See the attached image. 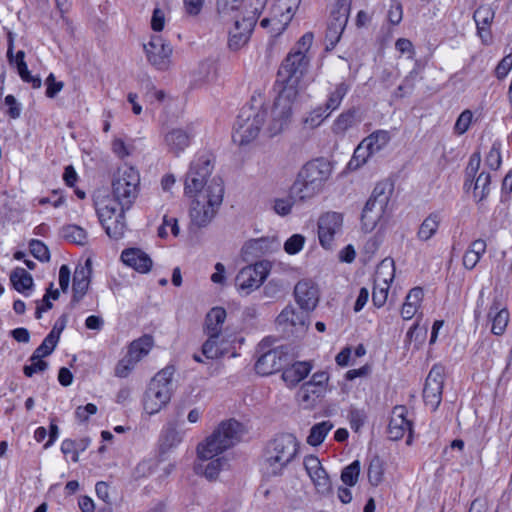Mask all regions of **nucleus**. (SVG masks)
Returning <instances> with one entry per match:
<instances>
[{
  "mask_svg": "<svg viewBox=\"0 0 512 512\" xmlns=\"http://www.w3.org/2000/svg\"><path fill=\"white\" fill-rule=\"evenodd\" d=\"M312 42L313 34L305 33L293 46L278 69L277 82L282 85V89L273 105L272 120L266 127V132L270 137L279 134L292 115V102L298 94L297 87L309 67L310 58L307 56V52Z\"/></svg>",
  "mask_w": 512,
  "mask_h": 512,
  "instance_id": "obj_1",
  "label": "nucleus"
},
{
  "mask_svg": "<svg viewBox=\"0 0 512 512\" xmlns=\"http://www.w3.org/2000/svg\"><path fill=\"white\" fill-rule=\"evenodd\" d=\"M243 434V425L235 419L221 422L213 433L198 445V458L210 461L206 464H197L196 472L203 474L208 480L216 479L227 462L224 457L217 456L240 442Z\"/></svg>",
  "mask_w": 512,
  "mask_h": 512,
  "instance_id": "obj_2",
  "label": "nucleus"
},
{
  "mask_svg": "<svg viewBox=\"0 0 512 512\" xmlns=\"http://www.w3.org/2000/svg\"><path fill=\"white\" fill-rule=\"evenodd\" d=\"M300 442L291 433H281L270 440L263 452L262 470L267 477L281 476L296 458Z\"/></svg>",
  "mask_w": 512,
  "mask_h": 512,
  "instance_id": "obj_3",
  "label": "nucleus"
},
{
  "mask_svg": "<svg viewBox=\"0 0 512 512\" xmlns=\"http://www.w3.org/2000/svg\"><path fill=\"white\" fill-rule=\"evenodd\" d=\"M331 172L330 163L323 158L307 162L299 171L290 188L291 197L299 201L311 199L322 190Z\"/></svg>",
  "mask_w": 512,
  "mask_h": 512,
  "instance_id": "obj_4",
  "label": "nucleus"
},
{
  "mask_svg": "<svg viewBox=\"0 0 512 512\" xmlns=\"http://www.w3.org/2000/svg\"><path fill=\"white\" fill-rule=\"evenodd\" d=\"M223 195L224 185L222 179L220 177L212 178L205 192L195 195L190 209L192 223L198 227L207 226L221 205Z\"/></svg>",
  "mask_w": 512,
  "mask_h": 512,
  "instance_id": "obj_5",
  "label": "nucleus"
},
{
  "mask_svg": "<svg viewBox=\"0 0 512 512\" xmlns=\"http://www.w3.org/2000/svg\"><path fill=\"white\" fill-rule=\"evenodd\" d=\"M174 373V366L168 365L151 379L143 400L144 410L148 414L158 413L169 403L173 391Z\"/></svg>",
  "mask_w": 512,
  "mask_h": 512,
  "instance_id": "obj_6",
  "label": "nucleus"
},
{
  "mask_svg": "<svg viewBox=\"0 0 512 512\" xmlns=\"http://www.w3.org/2000/svg\"><path fill=\"white\" fill-rule=\"evenodd\" d=\"M268 116L264 106L245 105L241 108L234 125V143L246 145L257 138Z\"/></svg>",
  "mask_w": 512,
  "mask_h": 512,
  "instance_id": "obj_7",
  "label": "nucleus"
},
{
  "mask_svg": "<svg viewBox=\"0 0 512 512\" xmlns=\"http://www.w3.org/2000/svg\"><path fill=\"white\" fill-rule=\"evenodd\" d=\"M140 174L131 166H122L117 169L112 179V194L114 200L129 210L139 193Z\"/></svg>",
  "mask_w": 512,
  "mask_h": 512,
  "instance_id": "obj_8",
  "label": "nucleus"
},
{
  "mask_svg": "<svg viewBox=\"0 0 512 512\" xmlns=\"http://www.w3.org/2000/svg\"><path fill=\"white\" fill-rule=\"evenodd\" d=\"M393 192V184L387 181L379 182L374 187L370 198L367 200L361 215L363 229L372 231L379 220L385 214L390 197Z\"/></svg>",
  "mask_w": 512,
  "mask_h": 512,
  "instance_id": "obj_9",
  "label": "nucleus"
},
{
  "mask_svg": "<svg viewBox=\"0 0 512 512\" xmlns=\"http://www.w3.org/2000/svg\"><path fill=\"white\" fill-rule=\"evenodd\" d=\"M258 355L255 363V371L262 376H268L284 369L291 359L284 346L271 348L268 339L262 340L256 350Z\"/></svg>",
  "mask_w": 512,
  "mask_h": 512,
  "instance_id": "obj_10",
  "label": "nucleus"
},
{
  "mask_svg": "<svg viewBox=\"0 0 512 512\" xmlns=\"http://www.w3.org/2000/svg\"><path fill=\"white\" fill-rule=\"evenodd\" d=\"M213 170V165L208 156L202 155L195 159L189 168L185 178V193L187 195L195 196L205 189L210 184L208 180Z\"/></svg>",
  "mask_w": 512,
  "mask_h": 512,
  "instance_id": "obj_11",
  "label": "nucleus"
},
{
  "mask_svg": "<svg viewBox=\"0 0 512 512\" xmlns=\"http://www.w3.org/2000/svg\"><path fill=\"white\" fill-rule=\"evenodd\" d=\"M97 215L100 223L105 228L107 235L113 239H119L125 231V211L118 202L109 201L107 204H99Z\"/></svg>",
  "mask_w": 512,
  "mask_h": 512,
  "instance_id": "obj_12",
  "label": "nucleus"
},
{
  "mask_svg": "<svg viewBox=\"0 0 512 512\" xmlns=\"http://www.w3.org/2000/svg\"><path fill=\"white\" fill-rule=\"evenodd\" d=\"M269 271L270 263L259 261L254 265L242 268L235 278V284L240 292L249 295L263 284Z\"/></svg>",
  "mask_w": 512,
  "mask_h": 512,
  "instance_id": "obj_13",
  "label": "nucleus"
},
{
  "mask_svg": "<svg viewBox=\"0 0 512 512\" xmlns=\"http://www.w3.org/2000/svg\"><path fill=\"white\" fill-rule=\"evenodd\" d=\"M143 48L148 62L157 70L165 71L170 67L173 48L160 35L151 36Z\"/></svg>",
  "mask_w": 512,
  "mask_h": 512,
  "instance_id": "obj_14",
  "label": "nucleus"
},
{
  "mask_svg": "<svg viewBox=\"0 0 512 512\" xmlns=\"http://www.w3.org/2000/svg\"><path fill=\"white\" fill-rule=\"evenodd\" d=\"M443 384L444 367L436 364L431 368L423 389L424 402L432 410H436L441 403Z\"/></svg>",
  "mask_w": 512,
  "mask_h": 512,
  "instance_id": "obj_15",
  "label": "nucleus"
},
{
  "mask_svg": "<svg viewBox=\"0 0 512 512\" xmlns=\"http://www.w3.org/2000/svg\"><path fill=\"white\" fill-rule=\"evenodd\" d=\"M299 3L300 0H280L275 7V16L262 19L260 22L261 27L267 28L271 25L274 35L281 34L291 21Z\"/></svg>",
  "mask_w": 512,
  "mask_h": 512,
  "instance_id": "obj_16",
  "label": "nucleus"
},
{
  "mask_svg": "<svg viewBox=\"0 0 512 512\" xmlns=\"http://www.w3.org/2000/svg\"><path fill=\"white\" fill-rule=\"evenodd\" d=\"M394 277V262L387 263L383 260L376 271L375 284L372 292V302L374 306L380 308L384 306L388 297L389 282Z\"/></svg>",
  "mask_w": 512,
  "mask_h": 512,
  "instance_id": "obj_17",
  "label": "nucleus"
},
{
  "mask_svg": "<svg viewBox=\"0 0 512 512\" xmlns=\"http://www.w3.org/2000/svg\"><path fill=\"white\" fill-rule=\"evenodd\" d=\"M308 312L297 310L292 305L286 306L276 318V323L286 333L304 332L308 327Z\"/></svg>",
  "mask_w": 512,
  "mask_h": 512,
  "instance_id": "obj_18",
  "label": "nucleus"
},
{
  "mask_svg": "<svg viewBox=\"0 0 512 512\" xmlns=\"http://www.w3.org/2000/svg\"><path fill=\"white\" fill-rule=\"evenodd\" d=\"M304 467L315 485L318 493L327 495L331 492V482L317 456L308 455L304 458Z\"/></svg>",
  "mask_w": 512,
  "mask_h": 512,
  "instance_id": "obj_19",
  "label": "nucleus"
},
{
  "mask_svg": "<svg viewBox=\"0 0 512 512\" xmlns=\"http://www.w3.org/2000/svg\"><path fill=\"white\" fill-rule=\"evenodd\" d=\"M342 222V215L337 212H328L319 218L318 237L323 248H331L334 235L338 230H340Z\"/></svg>",
  "mask_w": 512,
  "mask_h": 512,
  "instance_id": "obj_20",
  "label": "nucleus"
},
{
  "mask_svg": "<svg viewBox=\"0 0 512 512\" xmlns=\"http://www.w3.org/2000/svg\"><path fill=\"white\" fill-rule=\"evenodd\" d=\"M407 409L405 406H395L388 425V438L393 441L401 439L408 431L407 444H411L412 423L406 418Z\"/></svg>",
  "mask_w": 512,
  "mask_h": 512,
  "instance_id": "obj_21",
  "label": "nucleus"
},
{
  "mask_svg": "<svg viewBox=\"0 0 512 512\" xmlns=\"http://www.w3.org/2000/svg\"><path fill=\"white\" fill-rule=\"evenodd\" d=\"M294 296L300 309L307 312L314 310L319 301L317 286L308 280H301L295 285Z\"/></svg>",
  "mask_w": 512,
  "mask_h": 512,
  "instance_id": "obj_22",
  "label": "nucleus"
},
{
  "mask_svg": "<svg viewBox=\"0 0 512 512\" xmlns=\"http://www.w3.org/2000/svg\"><path fill=\"white\" fill-rule=\"evenodd\" d=\"M495 16L494 10L489 5L479 6L473 14L477 27V34L483 44H490L492 41L491 24Z\"/></svg>",
  "mask_w": 512,
  "mask_h": 512,
  "instance_id": "obj_23",
  "label": "nucleus"
},
{
  "mask_svg": "<svg viewBox=\"0 0 512 512\" xmlns=\"http://www.w3.org/2000/svg\"><path fill=\"white\" fill-rule=\"evenodd\" d=\"M122 262L139 273H147L151 270L152 259L139 248H127L121 253Z\"/></svg>",
  "mask_w": 512,
  "mask_h": 512,
  "instance_id": "obj_24",
  "label": "nucleus"
},
{
  "mask_svg": "<svg viewBox=\"0 0 512 512\" xmlns=\"http://www.w3.org/2000/svg\"><path fill=\"white\" fill-rule=\"evenodd\" d=\"M191 139L192 134L182 128L171 129L164 135L167 150L175 156H178L190 145Z\"/></svg>",
  "mask_w": 512,
  "mask_h": 512,
  "instance_id": "obj_25",
  "label": "nucleus"
},
{
  "mask_svg": "<svg viewBox=\"0 0 512 512\" xmlns=\"http://www.w3.org/2000/svg\"><path fill=\"white\" fill-rule=\"evenodd\" d=\"M492 320L491 332L495 335H502L509 322V312L503 307L498 298H494L488 313Z\"/></svg>",
  "mask_w": 512,
  "mask_h": 512,
  "instance_id": "obj_26",
  "label": "nucleus"
},
{
  "mask_svg": "<svg viewBox=\"0 0 512 512\" xmlns=\"http://www.w3.org/2000/svg\"><path fill=\"white\" fill-rule=\"evenodd\" d=\"M312 366L309 362H294L283 370L282 379L290 386H295L310 373Z\"/></svg>",
  "mask_w": 512,
  "mask_h": 512,
  "instance_id": "obj_27",
  "label": "nucleus"
},
{
  "mask_svg": "<svg viewBox=\"0 0 512 512\" xmlns=\"http://www.w3.org/2000/svg\"><path fill=\"white\" fill-rule=\"evenodd\" d=\"M226 319V311L221 307L212 308L205 319L206 334L211 337H219L222 325Z\"/></svg>",
  "mask_w": 512,
  "mask_h": 512,
  "instance_id": "obj_28",
  "label": "nucleus"
},
{
  "mask_svg": "<svg viewBox=\"0 0 512 512\" xmlns=\"http://www.w3.org/2000/svg\"><path fill=\"white\" fill-rule=\"evenodd\" d=\"M154 346V338L149 334H144L138 339L133 340L129 346L127 352L137 362L146 357Z\"/></svg>",
  "mask_w": 512,
  "mask_h": 512,
  "instance_id": "obj_29",
  "label": "nucleus"
},
{
  "mask_svg": "<svg viewBox=\"0 0 512 512\" xmlns=\"http://www.w3.org/2000/svg\"><path fill=\"white\" fill-rule=\"evenodd\" d=\"M441 222V215L439 212L430 213L421 223L417 232V237L420 241L430 240L438 231Z\"/></svg>",
  "mask_w": 512,
  "mask_h": 512,
  "instance_id": "obj_30",
  "label": "nucleus"
},
{
  "mask_svg": "<svg viewBox=\"0 0 512 512\" xmlns=\"http://www.w3.org/2000/svg\"><path fill=\"white\" fill-rule=\"evenodd\" d=\"M320 394V389L313 382H306L300 387L297 399L304 409H311L315 406Z\"/></svg>",
  "mask_w": 512,
  "mask_h": 512,
  "instance_id": "obj_31",
  "label": "nucleus"
},
{
  "mask_svg": "<svg viewBox=\"0 0 512 512\" xmlns=\"http://www.w3.org/2000/svg\"><path fill=\"white\" fill-rule=\"evenodd\" d=\"M421 79V68L418 64H416L415 67L403 79L402 84L397 87L394 93L395 97L402 98L411 94L416 86V83Z\"/></svg>",
  "mask_w": 512,
  "mask_h": 512,
  "instance_id": "obj_32",
  "label": "nucleus"
},
{
  "mask_svg": "<svg viewBox=\"0 0 512 512\" xmlns=\"http://www.w3.org/2000/svg\"><path fill=\"white\" fill-rule=\"evenodd\" d=\"M10 281L14 289L20 293L30 290L33 286V278L24 268L17 267L10 274Z\"/></svg>",
  "mask_w": 512,
  "mask_h": 512,
  "instance_id": "obj_33",
  "label": "nucleus"
},
{
  "mask_svg": "<svg viewBox=\"0 0 512 512\" xmlns=\"http://www.w3.org/2000/svg\"><path fill=\"white\" fill-rule=\"evenodd\" d=\"M491 176L488 172L482 171L473 182V196L477 202L487 198L490 193Z\"/></svg>",
  "mask_w": 512,
  "mask_h": 512,
  "instance_id": "obj_34",
  "label": "nucleus"
},
{
  "mask_svg": "<svg viewBox=\"0 0 512 512\" xmlns=\"http://www.w3.org/2000/svg\"><path fill=\"white\" fill-rule=\"evenodd\" d=\"M358 109L350 108L347 111L341 113L333 124V132L341 134L351 128L358 121Z\"/></svg>",
  "mask_w": 512,
  "mask_h": 512,
  "instance_id": "obj_35",
  "label": "nucleus"
},
{
  "mask_svg": "<svg viewBox=\"0 0 512 512\" xmlns=\"http://www.w3.org/2000/svg\"><path fill=\"white\" fill-rule=\"evenodd\" d=\"M332 428L333 424L329 420L313 425L307 437V443L311 446L320 445Z\"/></svg>",
  "mask_w": 512,
  "mask_h": 512,
  "instance_id": "obj_36",
  "label": "nucleus"
},
{
  "mask_svg": "<svg viewBox=\"0 0 512 512\" xmlns=\"http://www.w3.org/2000/svg\"><path fill=\"white\" fill-rule=\"evenodd\" d=\"M345 27L346 25L341 23V21H336L332 18L329 19L325 34L326 48L328 50L333 49L339 42Z\"/></svg>",
  "mask_w": 512,
  "mask_h": 512,
  "instance_id": "obj_37",
  "label": "nucleus"
},
{
  "mask_svg": "<svg viewBox=\"0 0 512 512\" xmlns=\"http://www.w3.org/2000/svg\"><path fill=\"white\" fill-rule=\"evenodd\" d=\"M391 135L387 130H376L369 136L364 138L365 143L368 145L373 153L381 151L390 141Z\"/></svg>",
  "mask_w": 512,
  "mask_h": 512,
  "instance_id": "obj_38",
  "label": "nucleus"
},
{
  "mask_svg": "<svg viewBox=\"0 0 512 512\" xmlns=\"http://www.w3.org/2000/svg\"><path fill=\"white\" fill-rule=\"evenodd\" d=\"M373 154V151L370 150L363 139L354 150L353 156L348 163L349 169L355 170L360 168Z\"/></svg>",
  "mask_w": 512,
  "mask_h": 512,
  "instance_id": "obj_39",
  "label": "nucleus"
},
{
  "mask_svg": "<svg viewBox=\"0 0 512 512\" xmlns=\"http://www.w3.org/2000/svg\"><path fill=\"white\" fill-rule=\"evenodd\" d=\"M367 476L370 484L373 486H378L383 481L384 461L378 455L371 458L367 470Z\"/></svg>",
  "mask_w": 512,
  "mask_h": 512,
  "instance_id": "obj_40",
  "label": "nucleus"
},
{
  "mask_svg": "<svg viewBox=\"0 0 512 512\" xmlns=\"http://www.w3.org/2000/svg\"><path fill=\"white\" fill-rule=\"evenodd\" d=\"M61 235L64 239L77 245H85L87 243V232L77 225H66L61 229Z\"/></svg>",
  "mask_w": 512,
  "mask_h": 512,
  "instance_id": "obj_41",
  "label": "nucleus"
},
{
  "mask_svg": "<svg viewBox=\"0 0 512 512\" xmlns=\"http://www.w3.org/2000/svg\"><path fill=\"white\" fill-rule=\"evenodd\" d=\"M182 441V436L180 432L176 430L175 427L169 426L167 427L161 435L160 438V451L161 453H165L171 448L176 447Z\"/></svg>",
  "mask_w": 512,
  "mask_h": 512,
  "instance_id": "obj_42",
  "label": "nucleus"
},
{
  "mask_svg": "<svg viewBox=\"0 0 512 512\" xmlns=\"http://www.w3.org/2000/svg\"><path fill=\"white\" fill-rule=\"evenodd\" d=\"M348 91L349 86L346 83L341 82L336 85L335 90L328 96L327 102L325 104L326 110H328L330 113L336 110L340 106Z\"/></svg>",
  "mask_w": 512,
  "mask_h": 512,
  "instance_id": "obj_43",
  "label": "nucleus"
},
{
  "mask_svg": "<svg viewBox=\"0 0 512 512\" xmlns=\"http://www.w3.org/2000/svg\"><path fill=\"white\" fill-rule=\"evenodd\" d=\"M57 343H58V336L56 335V333H49L44 338L42 343L33 352L34 359H36L37 357L43 358V357L49 356L56 348Z\"/></svg>",
  "mask_w": 512,
  "mask_h": 512,
  "instance_id": "obj_44",
  "label": "nucleus"
},
{
  "mask_svg": "<svg viewBox=\"0 0 512 512\" xmlns=\"http://www.w3.org/2000/svg\"><path fill=\"white\" fill-rule=\"evenodd\" d=\"M350 6L351 0H337L331 11L330 18L341 21V23L346 25L349 18Z\"/></svg>",
  "mask_w": 512,
  "mask_h": 512,
  "instance_id": "obj_45",
  "label": "nucleus"
},
{
  "mask_svg": "<svg viewBox=\"0 0 512 512\" xmlns=\"http://www.w3.org/2000/svg\"><path fill=\"white\" fill-rule=\"evenodd\" d=\"M137 363L138 362L127 352L126 355L117 362L114 369L115 376L119 378L128 377Z\"/></svg>",
  "mask_w": 512,
  "mask_h": 512,
  "instance_id": "obj_46",
  "label": "nucleus"
},
{
  "mask_svg": "<svg viewBox=\"0 0 512 512\" xmlns=\"http://www.w3.org/2000/svg\"><path fill=\"white\" fill-rule=\"evenodd\" d=\"M359 474L360 462L355 460L342 470L341 480L347 486H354L358 481Z\"/></svg>",
  "mask_w": 512,
  "mask_h": 512,
  "instance_id": "obj_47",
  "label": "nucleus"
},
{
  "mask_svg": "<svg viewBox=\"0 0 512 512\" xmlns=\"http://www.w3.org/2000/svg\"><path fill=\"white\" fill-rule=\"evenodd\" d=\"M330 115V112L326 110L325 106H319L313 109L309 115L304 119V124L309 128L318 127L323 120Z\"/></svg>",
  "mask_w": 512,
  "mask_h": 512,
  "instance_id": "obj_48",
  "label": "nucleus"
},
{
  "mask_svg": "<svg viewBox=\"0 0 512 512\" xmlns=\"http://www.w3.org/2000/svg\"><path fill=\"white\" fill-rule=\"evenodd\" d=\"M31 254L41 262L50 260V252L48 247L40 240L33 239L29 243Z\"/></svg>",
  "mask_w": 512,
  "mask_h": 512,
  "instance_id": "obj_49",
  "label": "nucleus"
},
{
  "mask_svg": "<svg viewBox=\"0 0 512 512\" xmlns=\"http://www.w3.org/2000/svg\"><path fill=\"white\" fill-rule=\"evenodd\" d=\"M30 364L23 367L25 376L32 377L35 373H41L48 369V362L42 360L41 357L34 359V354L29 358Z\"/></svg>",
  "mask_w": 512,
  "mask_h": 512,
  "instance_id": "obj_50",
  "label": "nucleus"
},
{
  "mask_svg": "<svg viewBox=\"0 0 512 512\" xmlns=\"http://www.w3.org/2000/svg\"><path fill=\"white\" fill-rule=\"evenodd\" d=\"M218 338L208 336V339L202 346V353L208 359H217L221 356V351L218 347Z\"/></svg>",
  "mask_w": 512,
  "mask_h": 512,
  "instance_id": "obj_51",
  "label": "nucleus"
},
{
  "mask_svg": "<svg viewBox=\"0 0 512 512\" xmlns=\"http://www.w3.org/2000/svg\"><path fill=\"white\" fill-rule=\"evenodd\" d=\"M305 243V237L301 234H294L284 243V250L290 254H297Z\"/></svg>",
  "mask_w": 512,
  "mask_h": 512,
  "instance_id": "obj_52",
  "label": "nucleus"
},
{
  "mask_svg": "<svg viewBox=\"0 0 512 512\" xmlns=\"http://www.w3.org/2000/svg\"><path fill=\"white\" fill-rule=\"evenodd\" d=\"M244 0H217L216 7L219 14L228 15L233 11H237Z\"/></svg>",
  "mask_w": 512,
  "mask_h": 512,
  "instance_id": "obj_53",
  "label": "nucleus"
},
{
  "mask_svg": "<svg viewBox=\"0 0 512 512\" xmlns=\"http://www.w3.org/2000/svg\"><path fill=\"white\" fill-rule=\"evenodd\" d=\"M500 143H493L489 153L486 156V164L494 170H497L501 165V153H500Z\"/></svg>",
  "mask_w": 512,
  "mask_h": 512,
  "instance_id": "obj_54",
  "label": "nucleus"
},
{
  "mask_svg": "<svg viewBox=\"0 0 512 512\" xmlns=\"http://www.w3.org/2000/svg\"><path fill=\"white\" fill-rule=\"evenodd\" d=\"M473 114L470 110H464L456 120L454 129L458 134H464L471 124Z\"/></svg>",
  "mask_w": 512,
  "mask_h": 512,
  "instance_id": "obj_55",
  "label": "nucleus"
},
{
  "mask_svg": "<svg viewBox=\"0 0 512 512\" xmlns=\"http://www.w3.org/2000/svg\"><path fill=\"white\" fill-rule=\"evenodd\" d=\"M493 354V340L486 337L477 343L475 355L482 359H488Z\"/></svg>",
  "mask_w": 512,
  "mask_h": 512,
  "instance_id": "obj_56",
  "label": "nucleus"
},
{
  "mask_svg": "<svg viewBox=\"0 0 512 512\" xmlns=\"http://www.w3.org/2000/svg\"><path fill=\"white\" fill-rule=\"evenodd\" d=\"M348 418L351 428L357 432L364 425L366 414L363 410L353 408L349 411Z\"/></svg>",
  "mask_w": 512,
  "mask_h": 512,
  "instance_id": "obj_57",
  "label": "nucleus"
},
{
  "mask_svg": "<svg viewBox=\"0 0 512 512\" xmlns=\"http://www.w3.org/2000/svg\"><path fill=\"white\" fill-rule=\"evenodd\" d=\"M295 201H299L293 197L287 199H276L274 202V210L281 216H286L291 212L292 206Z\"/></svg>",
  "mask_w": 512,
  "mask_h": 512,
  "instance_id": "obj_58",
  "label": "nucleus"
},
{
  "mask_svg": "<svg viewBox=\"0 0 512 512\" xmlns=\"http://www.w3.org/2000/svg\"><path fill=\"white\" fill-rule=\"evenodd\" d=\"M512 69V54L504 56L495 69V75L498 79H504Z\"/></svg>",
  "mask_w": 512,
  "mask_h": 512,
  "instance_id": "obj_59",
  "label": "nucleus"
},
{
  "mask_svg": "<svg viewBox=\"0 0 512 512\" xmlns=\"http://www.w3.org/2000/svg\"><path fill=\"white\" fill-rule=\"evenodd\" d=\"M90 281H73L72 290H73V296H72V302L77 303L79 302L84 295L86 294L88 288H89Z\"/></svg>",
  "mask_w": 512,
  "mask_h": 512,
  "instance_id": "obj_60",
  "label": "nucleus"
},
{
  "mask_svg": "<svg viewBox=\"0 0 512 512\" xmlns=\"http://www.w3.org/2000/svg\"><path fill=\"white\" fill-rule=\"evenodd\" d=\"M4 103L8 106L7 114L12 119H17L21 115V106L13 95H7Z\"/></svg>",
  "mask_w": 512,
  "mask_h": 512,
  "instance_id": "obj_61",
  "label": "nucleus"
},
{
  "mask_svg": "<svg viewBox=\"0 0 512 512\" xmlns=\"http://www.w3.org/2000/svg\"><path fill=\"white\" fill-rule=\"evenodd\" d=\"M91 273V260L87 259L85 265L76 267L73 275V281H90Z\"/></svg>",
  "mask_w": 512,
  "mask_h": 512,
  "instance_id": "obj_62",
  "label": "nucleus"
},
{
  "mask_svg": "<svg viewBox=\"0 0 512 512\" xmlns=\"http://www.w3.org/2000/svg\"><path fill=\"white\" fill-rule=\"evenodd\" d=\"M270 243L267 238L252 239L245 244L244 248L255 253H263L269 248Z\"/></svg>",
  "mask_w": 512,
  "mask_h": 512,
  "instance_id": "obj_63",
  "label": "nucleus"
},
{
  "mask_svg": "<svg viewBox=\"0 0 512 512\" xmlns=\"http://www.w3.org/2000/svg\"><path fill=\"white\" fill-rule=\"evenodd\" d=\"M46 85V96L48 98H54L62 90L64 86L63 82H57L55 80V77L52 73L49 74V76L46 78Z\"/></svg>",
  "mask_w": 512,
  "mask_h": 512,
  "instance_id": "obj_64",
  "label": "nucleus"
}]
</instances>
